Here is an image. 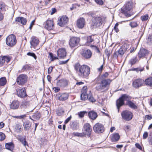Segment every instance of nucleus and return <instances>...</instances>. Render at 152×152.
Wrapping results in <instances>:
<instances>
[{
    "label": "nucleus",
    "mask_w": 152,
    "mask_h": 152,
    "mask_svg": "<svg viewBox=\"0 0 152 152\" xmlns=\"http://www.w3.org/2000/svg\"><path fill=\"white\" fill-rule=\"evenodd\" d=\"M39 39L33 36L31 38L30 43L31 47L35 48L39 44Z\"/></svg>",
    "instance_id": "obj_17"
},
{
    "label": "nucleus",
    "mask_w": 152,
    "mask_h": 152,
    "mask_svg": "<svg viewBox=\"0 0 152 152\" xmlns=\"http://www.w3.org/2000/svg\"><path fill=\"white\" fill-rule=\"evenodd\" d=\"M148 133L146 132H145L143 135V139H146L148 137Z\"/></svg>",
    "instance_id": "obj_52"
},
{
    "label": "nucleus",
    "mask_w": 152,
    "mask_h": 152,
    "mask_svg": "<svg viewBox=\"0 0 152 152\" xmlns=\"http://www.w3.org/2000/svg\"><path fill=\"white\" fill-rule=\"evenodd\" d=\"M5 134L3 133L0 132V140L2 141L5 139Z\"/></svg>",
    "instance_id": "obj_48"
},
{
    "label": "nucleus",
    "mask_w": 152,
    "mask_h": 152,
    "mask_svg": "<svg viewBox=\"0 0 152 152\" xmlns=\"http://www.w3.org/2000/svg\"><path fill=\"white\" fill-rule=\"evenodd\" d=\"M19 105V102L18 101H13L10 105V108L15 110L18 108Z\"/></svg>",
    "instance_id": "obj_23"
},
{
    "label": "nucleus",
    "mask_w": 152,
    "mask_h": 152,
    "mask_svg": "<svg viewBox=\"0 0 152 152\" xmlns=\"http://www.w3.org/2000/svg\"><path fill=\"white\" fill-rule=\"evenodd\" d=\"M4 126V124L2 122L0 123V129L3 128Z\"/></svg>",
    "instance_id": "obj_64"
},
{
    "label": "nucleus",
    "mask_w": 152,
    "mask_h": 152,
    "mask_svg": "<svg viewBox=\"0 0 152 152\" xmlns=\"http://www.w3.org/2000/svg\"><path fill=\"white\" fill-rule=\"evenodd\" d=\"M5 5L3 3H0V12L5 10Z\"/></svg>",
    "instance_id": "obj_46"
},
{
    "label": "nucleus",
    "mask_w": 152,
    "mask_h": 152,
    "mask_svg": "<svg viewBox=\"0 0 152 152\" xmlns=\"http://www.w3.org/2000/svg\"><path fill=\"white\" fill-rule=\"evenodd\" d=\"M53 67L52 66L50 67L48 69V73L50 74L52 71Z\"/></svg>",
    "instance_id": "obj_54"
},
{
    "label": "nucleus",
    "mask_w": 152,
    "mask_h": 152,
    "mask_svg": "<svg viewBox=\"0 0 152 152\" xmlns=\"http://www.w3.org/2000/svg\"><path fill=\"white\" fill-rule=\"evenodd\" d=\"M87 112L86 111H81L78 113V115L79 116L80 118H83L84 117V115L87 113Z\"/></svg>",
    "instance_id": "obj_39"
},
{
    "label": "nucleus",
    "mask_w": 152,
    "mask_h": 152,
    "mask_svg": "<svg viewBox=\"0 0 152 152\" xmlns=\"http://www.w3.org/2000/svg\"><path fill=\"white\" fill-rule=\"evenodd\" d=\"M56 11V9L55 8H53L50 12V14L52 15L55 13Z\"/></svg>",
    "instance_id": "obj_60"
},
{
    "label": "nucleus",
    "mask_w": 152,
    "mask_h": 152,
    "mask_svg": "<svg viewBox=\"0 0 152 152\" xmlns=\"http://www.w3.org/2000/svg\"><path fill=\"white\" fill-rule=\"evenodd\" d=\"M7 44L10 46H12L16 43V37L13 34H11L8 36L6 39Z\"/></svg>",
    "instance_id": "obj_7"
},
{
    "label": "nucleus",
    "mask_w": 152,
    "mask_h": 152,
    "mask_svg": "<svg viewBox=\"0 0 152 152\" xmlns=\"http://www.w3.org/2000/svg\"><path fill=\"white\" fill-rule=\"evenodd\" d=\"M3 57L4 58V62L6 61L7 63L9 62L11 59V58L8 56H3Z\"/></svg>",
    "instance_id": "obj_40"
},
{
    "label": "nucleus",
    "mask_w": 152,
    "mask_h": 152,
    "mask_svg": "<svg viewBox=\"0 0 152 152\" xmlns=\"http://www.w3.org/2000/svg\"><path fill=\"white\" fill-rule=\"evenodd\" d=\"M129 25L131 27L135 28L137 26L138 24L137 22L134 21L131 22L129 24Z\"/></svg>",
    "instance_id": "obj_41"
},
{
    "label": "nucleus",
    "mask_w": 152,
    "mask_h": 152,
    "mask_svg": "<svg viewBox=\"0 0 152 152\" xmlns=\"http://www.w3.org/2000/svg\"><path fill=\"white\" fill-rule=\"evenodd\" d=\"M104 20L105 18L102 16L95 17L93 18L92 24L95 27L100 26L104 22Z\"/></svg>",
    "instance_id": "obj_5"
},
{
    "label": "nucleus",
    "mask_w": 152,
    "mask_h": 152,
    "mask_svg": "<svg viewBox=\"0 0 152 152\" xmlns=\"http://www.w3.org/2000/svg\"><path fill=\"white\" fill-rule=\"evenodd\" d=\"M77 73L80 77L86 78L90 73V68L88 66L83 65H80L78 63L75 64L74 66Z\"/></svg>",
    "instance_id": "obj_1"
},
{
    "label": "nucleus",
    "mask_w": 152,
    "mask_h": 152,
    "mask_svg": "<svg viewBox=\"0 0 152 152\" xmlns=\"http://www.w3.org/2000/svg\"><path fill=\"white\" fill-rule=\"evenodd\" d=\"M94 132L96 133H102L104 130L103 125L99 123L96 124L94 126Z\"/></svg>",
    "instance_id": "obj_11"
},
{
    "label": "nucleus",
    "mask_w": 152,
    "mask_h": 152,
    "mask_svg": "<svg viewBox=\"0 0 152 152\" xmlns=\"http://www.w3.org/2000/svg\"><path fill=\"white\" fill-rule=\"evenodd\" d=\"M41 115L40 113L37 112L34 113L31 117H30V118L34 121L39 120L40 118Z\"/></svg>",
    "instance_id": "obj_24"
},
{
    "label": "nucleus",
    "mask_w": 152,
    "mask_h": 152,
    "mask_svg": "<svg viewBox=\"0 0 152 152\" xmlns=\"http://www.w3.org/2000/svg\"><path fill=\"white\" fill-rule=\"evenodd\" d=\"M69 59L65 61H61L60 63V64H66L69 60Z\"/></svg>",
    "instance_id": "obj_62"
},
{
    "label": "nucleus",
    "mask_w": 152,
    "mask_h": 152,
    "mask_svg": "<svg viewBox=\"0 0 152 152\" xmlns=\"http://www.w3.org/2000/svg\"><path fill=\"white\" fill-rule=\"evenodd\" d=\"M129 45L126 43L124 44L121 46L120 48L117 51L115 52L113 56L115 57H117L118 56H122L125 52L129 49Z\"/></svg>",
    "instance_id": "obj_4"
},
{
    "label": "nucleus",
    "mask_w": 152,
    "mask_h": 152,
    "mask_svg": "<svg viewBox=\"0 0 152 152\" xmlns=\"http://www.w3.org/2000/svg\"><path fill=\"white\" fill-rule=\"evenodd\" d=\"M94 41V38L92 36H89L87 37V43H91Z\"/></svg>",
    "instance_id": "obj_45"
},
{
    "label": "nucleus",
    "mask_w": 152,
    "mask_h": 152,
    "mask_svg": "<svg viewBox=\"0 0 152 152\" xmlns=\"http://www.w3.org/2000/svg\"><path fill=\"white\" fill-rule=\"evenodd\" d=\"M89 96V95H88L85 92L82 93L80 96L81 99L83 100H85L88 99Z\"/></svg>",
    "instance_id": "obj_33"
},
{
    "label": "nucleus",
    "mask_w": 152,
    "mask_h": 152,
    "mask_svg": "<svg viewBox=\"0 0 152 152\" xmlns=\"http://www.w3.org/2000/svg\"><path fill=\"white\" fill-rule=\"evenodd\" d=\"M68 81L64 79L59 80L57 83V84L58 86L62 87H65L67 86Z\"/></svg>",
    "instance_id": "obj_22"
},
{
    "label": "nucleus",
    "mask_w": 152,
    "mask_h": 152,
    "mask_svg": "<svg viewBox=\"0 0 152 152\" xmlns=\"http://www.w3.org/2000/svg\"><path fill=\"white\" fill-rule=\"evenodd\" d=\"M66 52L64 48H60L57 51L58 57L60 58H64L66 56Z\"/></svg>",
    "instance_id": "obj_16"
},
{
    "label": "nucleus",
    "mask_w": 152,
    "mask_h": 152,
    "mask_svg": "<svg viewBox=\"0 0 152 152\" xmlns=\"http://www.w3.org/2000/svg\"><path fill=\"white\" fill-rule=\"evenodd\" d=\"M4 58L3 57L0 56V66H1L4 64Z\"/></svg>",
    "instance_id": "obj_51"
},
{
    "label": "nucleus",
    "mask_w": 152,
    "mask_h": 152,
    "mask_svg": "<svg viewBox=\"0 0 152 152\" xmlns=\"http://www.w3.org/2000/svg\"><path fill=\"white\" fill-rule=\"evenodd\" d=\"M89 96L88 99L89 101L92 102L96 101V100L93 98L92 95H89Z\"/></svg>",
    "instance_id": "obj_49"
},
{
    "label": "nucleus",
    "mask_w": 152,
    "mask_h": 152,
    "mask_svg": "<svg viewBox=\"0 0 152 152\" xmlns=\"http://www.w3.org/2000/svg\"><path fill=\"white\" fill-rule=\"evenodd\" d=\"M148 41L149 42H150L151 43H152V35L149 36Z\"/></svg>",
    "instance_id": "obj_59"
},
{
    "label": "nucleus",
    "mask_w": 152,
    "mask_h": 152,
    "mask_svg": "<svg viewBox=\"0 0 152 152\" xmlns=\"http://www.w3.org/2000/svg\"><path fill=\"white\" fill-rule=\"evenodd\" d=\"M16 93L17 95L21 98H24L27 96L26 93V88L25 87L21 89H17Z\"/></svg>",
    "instance_id": "obj_12"
},
{
    "label": "nucleus",
    "mask_w": 152,
    "mask_h": 152,
    "mask_svg": "<svg viewBox=\"0 0 152 152\" xmlns=\"http://www.w3.org/2000/svg\"><path fill=\"white\" fill-rule=\"evenodd\" d=\"M29 104V102L24 101L22 102L21 105V107L22 108H26Z\"/></svg>",
    "instance_id": "obj_34"
},
{
    "label": "nucleus",
    "mask_w": 152,
    "mask_h": 152,
    "mask_svg": "<svg viewBox=\"0 0 152 152\" xmlns=\"http://www.w3.org/2000/svg\"><path fill=\"white\" fill-rule=\"evenodd\" d=\"M144 82L143 80L139 78L134 80L132 85L134 87L137 88L142 86Z\"/></svg>",
    "instance_id": "obj_14"
},
{
    "label": "nucleus",
    "mask_w": 152,
    "mask_h": 152,
    "mask_svg": "<svg viewBox=\"0 0 152 152\" xmlns=\"http://www.w3.org/2000/svg\"><path fill=\"white\" fill-rule=\"evenodd\" d=\"M85 24L84 18H82L78 19L77 22V26L79 28H83Z\"/></svg>",
    "instance_id": "obj_20"
},
{
    "label": "nucleus",
    "mask_w": 152,
    "mask_h": 152,
    "mask_svg": "<svg viewBox=\"0 0 152 152\" xmlns=\"http://www.w3.org/2000/svg\"><path fill=\"white\" fill-rule=\"evenodd\" d=\"M88 115L89 118L92 120L95 119L97 116L96 113L92 111L89 112L88 113Z\"/></svg>",
    "instance_id": "obj_28"
},
{
    "label": "nucleus",
    "mask_w": 152,
    "mask_h": 152,
    "mask_svg": "<svg viewBox=\"0 0 152 152\" xmlns=\"http://www.w3.org/2000/svg\"><path fill=\"white\" fill-rule=\"evenodd\" d=\"M64 113V111L61 109H59L56 111V114L58 116H61Z\"/></svg>",
    "instance_id": "obj_47"
},
{
    "label": "nucleus",
    "mask_w": 152,
    "mask_h": 152,
    "mask_svg": "<svg viewBox=\"0 0 152 152\" xmlns=\"http://www.w3.org/2000/svg\"><path fill=\"white\" fill-rule=\"evenodd\" d=\"M19 141L22 143L24 146H26L27 142L26 141L25 138L21 137L19 138Z\"/></svg>",
    "instance_id": "obj_38"
},
{
    "label": "nucleus",
    "mask_w": 152,
    "mask_h": 152,
    "mask_svg": "<svg viewBox=\"0 0 152 152\" xmlns=\"http://www.w3.org/2000/svg\"><path fill=\"white\" fill-rule=\"evenodd\" d=\"M15 21L18 22L20 23L23 25H25L27 21L25 18L23 17L17 18L15 19Z\"/></svg>",
    "instance_id": "obj_25"
},
{
    "label": "nucleus",
    "mask_w": 152,
    "mask_h": 152,
    "mask_svg": "<svg viewBox=\"0 0 152 152\" xmlns=\"http://www.w3.org/2000/svg\"><path fill=\"white\" fill-rule=\"evenodd\" d=\"M49 56L50 57V59L52 61H53L55 60L58 59V57H54L53 53H50Z\"/></svg>",
    "instance_id": "obj_44"
},
{
    "label": "nucleus",
    "mask_w": 152,
    "mask_h": 152,
    "mask_svg": "<svg viewBox=\"0 0 152 152\" xmlns=\"http://www.w3.org/2000/svg\"><path fill=\"white\" fill-rule=\"evenodd\" d=\"M148 15L146 14L141 17V19L142 21H145L148 20Z\"/></svg>",
    "instance_id": "obj_43"
},
{
    "label": "nucleus",
    "mask_w": 152,
    "mask_h": 152,
    "mask_svg": "<svg viewBox=\"0 0 152 152\" xmlns=\"http://www.w3.org/2000/svg\"><path fill=\"white\" fill-rule=\"evenodd\" d=\"M138 60L137 59L136 57H134L131 58L129 61V64L132 65L135 64L136 62L138 61Z\"/></svg>",
    "instance_id": "obj_32"
},
{
    "label": "nucleus",
    "mask_w": 152,
    "mask_h": 152,
    "mask_svg": "<svg viewBox=\"0 0 152 152\" xmlns=\"http://www.w3.org/2000/svg\"><path fill=\"white\" fill-rule=\"evenodd\" d=\"M57 99L60 101H65L68 98L69 95L67 93L58 94L56 95Z\"/></svg>",
    "instance_id": "obj_19"
},
{
    "label": "nucleus",
    "mask_w": 152,
    "mask_h": 152,
    "mask_svg": "<svg viewBox=\"0 0 152 152\" xmlns=\"http://www.w3.org/2000/svg\"><path fill=\"white\" fill-rule=\"evenodd\" d=\"M72 118V117L70 116L68 118H67L65 121L64 123L65 124H66Z\"/></svg>",
    "instance_id": "obj_56"
},
{
    "label": "nucleus",
    "mask_w": 152,
    "mask_h": 152,
    "mask_svg": "<svg viewBox=\"0 0 152 152\" xmlns=\"http://www.w3.org/2000/svg\"><path fill=\"white\" fill-rule=\"evenodd\" d=\"M120 138V136L118 133L113 134L111 137V140L113 142H117Z\"/></svg>",
    "instance_id": "obj_27"
},
{
    "label": "nucleus",
    "mask_w": 152,
    "mask_h": 152,
    "mask_svg": "<svg viewBox=\"0 0 152 152\" xmlns=\"http://www.w3.org/2000/svg\"><path fill=\"white\" fill-rule=\"evenodd\" d=\"M95 1L98 4L102 5L103 4V1L102 0H95Z\"/></svg>",
    "instance_id": "obj_53"
},
{
    "label": "nucleus",
    "mask_w": 152,
    "mask_h": 152,
    "mask_svg": "<svg viewBox=\"0 0 152 152\" xmlns=\"http://www.w3.org/2000/svg\"><path fill=\"white\" fill-rule=\"evenodd\" d=\"M145 117L148 120H150L152 118V115H145Z\"/></svg>",
    "instance_id": "obj_58"
},
{
    "label": "nucleus",
    "mask_w": 152,
    "mask_h": 152,
    "mask_svg": "<svg viewBox=\"0 0 152 152\" xmlns=\"http://www.w3.org/2000/svg\"><path fill=\"white\" fill-rule=\"evenodd\" d=\"M23 126L24 129L26 131H28L29 130V129L31 126V125L28 122H26L24 123Z\"/></svg>",
    "instance_id": "obj_37"
},
{
    "label": "nucleus",
    "mask_w": 152,
    "mask_h": 152,
    "mask_svg": "<svg viewBox=\"0 0 152 152\" xmlns=\"http://www.w3.org/2000/svg\"><path fill=\"white\" fill-rule=\"evenodd\" d=\"M126 104L132 109H136L137 108V107L135 104L130 100L128 101L126 103Z\"/></svg>",
    "instance_id": "obj_29"
},
{
    "label": "nucleus",
    "mask_w": 152,
    "mask_h": 152,
    "mask_svg": "<svg viewBox=\"0 0 152 152\" xmlns=\"http://www.w3.org/2000/svg\"><path fill=\"white\" fill-rule=\"evenodd\" d=\"M145 84L150 86H152V77H150L146 79L144 81Z\"/></svg>",
    "instance_id": "obj_30"
},
{
    "label": "nucleus",
    "mask_w": 152,
    "mask_h": 152,
    "mask_svg": "<svg viewBox=\"0 0 152 152\" xmlns=\"http://www.w3.org/2000/svg\"><path fill=\"white\" fill-rule=\"evenodd\" d=\"M68 20V17L66 16H63L60 18L58 24L59 26H62L66 23Z\"/></svg>",
    "instance_id": "obj_21"
},
{
    "label": "nucleus",
    "mask_w": 152,
    "mask_h": 152,
    "mask_svg": "<svg viewBox=\"0 0 152 152\" xmlns=\"http://www.w3.org/2000/svg\"><path fill=\"white\" fill-rule=\"evenodd\" d=\"M27 55L28 56L33 57L35 59H36L37 58V56L34 53L29 52L27 53Z\"/></svg>",
    "instance_id": "obj_50"
},
{
    "label": "nucleus",
    "mask_w": 152,
    "mask_h": 152,
    "mask_svg": "<svg viewBox=\"0 0 152 152\" xmlns=\"http://www.w3.org/2000/svg\"><path fill=\"white\" fill-rule=\"evenodd\" d=\"M133 8L132 2L128 1L121 9V12L127 17L130 16L133 14V12H132Z\"/></svg>",
    "instance_id": "obj_2"
},
{
    "label": "nucleus",
    "mask_w": 152,
    "mask_h": 152,
    "mask_svg": "<svg viewBox=\"0 0 152 152\" xmlns=\"http://www.w3.org/2000/svg\"><path fill=\"white\" fill-rule=\"evenodd\" d=\"M121 115L122 118L126 121L131 120L133 116L132 113L127 110L123 111L121 113Z\"/></svg>",
    "instance_id": "obj_9"
},
{
    "label": "nucleus",
    "mask_w": 152,
    "mask_h": 152,
    "mask_svg": "<svg viewBox=\"0 0 152 152\" xmlns=\"http://www.w3.org/2000/svg\"><path fill=\"white\" fill-rule=\"evenodd\" d=\"M28 77L24 74H21L16 79L17 84L20 86H23L27 82Z\"/></svg>",
    "instance_id": "obj_8"
},
{
    "label": "nucleus",
    "mask_w": 152,
    "mask_h": 152,
    "mask_svg": "<svg viewBox=\"0 0 152 152\" xmlns=\"http://www.w3.org/2000/svg\"><path fill=\"white\" fill-rule=\"evenodd\" d=\"M80 39L79 38L72 37L70 38L69 41V45L71 48H76L79 44Z\"/></svg>",
    "instance_id": "obj_6"
},
{
    "label": "nucleus",
    "mask_w": 152,
    "mask_h": 152,
    "mask_svg": "<svg viewBox=\"0 0 152 152\" xmlns=\"http://www.w3.org/2000/svg\"><path fill=\"white\" fill-rule=\"evenodd\" d=\"M124 129L126 130H129L130 129V126H128V125H126L124 126Z\"/></svg>",
    "instance_id": "obj_63"
},
{
    "label": "nucleus",
    "mask_w": 152,
    "mask_h": 152,
    "mask_svg": "<svg viewBox=\"0 0 152 152\" xmlns=\"http://www.w3.org/2000/svg\"><path fill=\"white\" fill-rule=\"evenodd\" d=\"M5 147L7 149L10 150H12L14 148V145L12 142L7 143L5 144Z\"/></svg>",
    "instance_id": "obj_31"
},
{
    "label": "nucleus",
    "mask_w": 152,
    "mask_h": 152,
    "mask_svg": "<svg viewBox=\"0 0 152 152\" xmlns=\"http://www.w3.org/2000/svg\"><path fill=\"white\" fill-rule=\"evenodd\" d=\"M121 98L124 101L125 100L129 101V100L131 99V97L128 95L126 94H124L122 95L121 97Z\"/></svg>",
    "instance_id": "obj_35"
},
{
    "label": "nucleus",
    "mask_w": 152,
    "mask_h": 152,
    "mask_svg": "<svg viewBox=\"0 0 152 152\" xmlns=\"http://www.w3.org/2000/svg\"><path fill=\"white\" fill-rule=\"evenodd\" d=\"M87 86H84L82 90V93L85 92L87 94Z\"/></svg>",
    "instance_id": "obj_55"
},
{
    "label": "nucleus",
    "mask_w": 152,
    "mask_h": 152,
    "mask_svg": "<svg viewBox=\"0 0 152 152\" xmlns=\"http://www.w3.org/2000/svg\"><path fill=\"white\" fill-rule=\"evenodd\" d=\"M54 27L53 21L51 20H47L45 23V28L48 30H53Z\"/></svg>",
    "instance_id": "obj_15"
},
{
    "label": "nucleus",
    "mask_w": 152,
    "mask_h": 152,
    "mask_svg": "<svg viewBox=\"0 0 152 152\" xmlns=\"http://www.w3.org/2000/svg\"><path fill=\"white\" fill-rule=\"evenodd\" d=\"M135 145L137 148H138L140 150H142V148L139 144L137 143L135 144Z\"/></svg>",
    "instance_id": "obj_57"
},
{
    "label": "nucleus",
    "mask_w": 152,
    "mask_h": 152,
    "mask_svg": "<svg viewBox=\"0 0 152 152\" xmlns=\"http://www.w3.org/2000/svg\"><path fill=\"white\" fill-rule=\"evenodd\" d=\"M7 80L5 77H3L0 79V86L4 85L6 83Z\"/></svg>",
    "instance_id": "obj_36"
},
{
    "label": "nucleus",
    "mask_w": 152,
    "mask_h": 152,
    "mask_svg": "<svg viewBox=\"0 0 152 152\" xmlns=\"http://www.w3.org/2000/svg\"><path fill=\"white\" fill-rule=\"evenodd\" d=\"M91 131L92 128L91 126L88 123H86L83 128V133L84 136L87 135L89 137L91 134Z\"/></svg>",
    "instance_id": "obj_10"
},
{
    "label": "nucleus",
    "mask_w": 152,
    "mask_h": 152,
    "mask_svg": "<svg viewBox=\"0 0 152 152\" xmlns=\"http://www.w3.org/2000/svg\"><path fill=\"white\" fill-rule=\"evenodd\" d=\"M35 20H33L31 23L30 24V26L29 27V28L31 29L33 26L34 25Z\"/></svg>",
    "instance_id": "obj_61"
},
{
    "label": "nucleus",
    "mask_w": 152,
    "mask_h": 152,
    "mask_svg": "<svg viewBox=\"0 0 152 152\" xmlns=\"http://www.w3.org/2000/svg\"><path fill=\"white\" fill-rule=\"evenodd\" d=\"M73 134L75 136L80 137H83L84 136L83 133H79L78 132H74L73 133Z\"/></svg>",
    "instance_id": "obj_42"
},
{
    "label": "nucleus",
    "mask_w": 152,
    "mask_h": 152,
    "mask_svg": "<svg viewBox=\"0 0 152 152\" xmlns=\"http://www.w3.org/2000/svg\"><path fill=\"white\" fill-rule=\"evenodd\" d=\"M124 101L121 98L118 99L116 102V104L118 110V112L119 111V109L124 104Z\"/></svg>",
    "instance_id": "obj_26"
},
{
    "label": "nucleus",
    "mask_w": 152,
    "mask_h": 152,
    "mask_svg": "<svg viewBox=\"0 0 152 152\" xmlns=\"http://www.w3.org/2000/svg\"><path fill=\"white\" fill-rule=\"evenodd\" d=\"M81 54L83 57L86 59H88L91 57L92 53L90 50L86 49L83 50Z\"/></svg>",
    "instance_id": "obj_18"
},
{
    "label": "nucleus",
    "mask_w": 152,
    "mask_h": 152,
    "mask_svg": "<svg viewBox=\"0 0 152 152\" xmlns=\"http://www.w3.org/2000/svg\"><path fill=\"white\" fill-rule=\"evenodd\" d=\"M149 51L143 48L140 49L138 53V56L140 59L144 58H147V56L149 54Z\"/></svg>",
    "instance_id": "obj_13"
},
{
    "label": "nucleus",
    "mask_w": 152,
    "mask_h": 152,
    "mask_svg": "<svg viewBox=\"0 0 152 152\" xmlns=\"http://www.w3.org/2000/svg\"><path fill=\"white\" fill-rule=\"evenodd\" d=\"M111 82V80L109 79L102 80L101 84H98L96 85V88L98 91L104 92L108 90L109 86Z\"/></svg>",
    "instance_id": "obj_3"
}]
</instances>
